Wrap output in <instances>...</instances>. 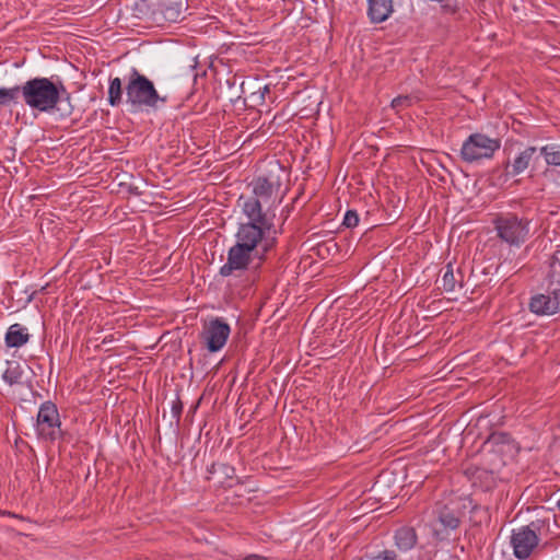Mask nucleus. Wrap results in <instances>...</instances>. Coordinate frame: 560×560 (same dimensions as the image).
Here are the masks:
<instances>
[{
	"instance_id": "nucleus-1",
	"label": "nucleus",
	"mask_w": 560,
	"mask_h": 560,
	"mask_svg": "<svg viewBox=\"0 0 560 560\" xmlns=\"http://www.w3.org/2000/svg\"><path fill=\"white\" fill-rule=\"evenodd\" d=\"M22 98L25 105L43 113L61 110L59 104L67 102L61 116L69 117L73 113L71 95L61 80L52 81L44 77L30 79L22 85Z\"/></svg>"
},
{
	"instance_id": "nucleus-2",
	"label": "nucleus",
	"mask_w": 560,
	"mask_h": 560,
	"mask_svg": "<svg viewBox=\"0 0 560 560\" xmlns=\"http://www.w3.org/2000/svg\"><path fill=\"white\" fill-rule=\"evenodd\" d=\"M250 186L253 187V195L247 198L241 197L240 200H244L242 210L246 217H266L272 218L275 213H270L271 209L281 202L282 197H279V190L281 187L280 175L273 172L268 173L265 176H258L255 178Z\"/></svg>"
},
{
	"instance_id": "nucleus-3",
	"label": "nucleus",
	"mask_w": 560,
	"mask_h": 560,
	"mask_svg": "<svg viewBox=\"0 0 560 560\" xmlns=\"http://www.w3.org/2000/svg\"><path fill=\"white\" fill-rule=\"evenodd\" d=\"M248 222L240 224L235 244L258 255L256 271L265 260L266 254L275 246L276 238L269 234L273 228L272 218L247 217Z\"/></svg>"
},
{
	"instance_id": "nucleus-4",
	"label": "nucleus",
	"mask_w": 560,
	"mask_h": 560,
	"mask_svg": "<svg viewBox=\"0 0 560 560\" xmlns=\"http://www.w3.org/2000/svg\"><path fill=\"white\" fill-rule=\"evenodd\" d=\"M125 90L126 102L136 110L158 109L160 103H167V96H161L153 82L136 68L131 69Z\"/></svg>"
},
{
	"instance_id": "nucleus-5",
	"label": "nucleus",
	"mask_w": 560,
	"mask_h": 560,
	"mask_svg": "<svg viewBox=\"0 0 560 560\" xmlns=\"http://www.w3.org/2000/svg\"><path fill=\"white\" fill-rule=\"evenodd\" d=\"M498 237L510 246L520 247L529 237L530 221L515 213H501L493 220Z\"/></svg>"
},
{
	"instance_id": "nucleus-6",
	"label": "nucleus",
	"mask_w": 560,
	"mask_h": 560,
	"mask_svg": "<svg viewBox=\"0 0 560 560\" xmlns=\"http://www.w3.org/2000/svg\"><path fill=\"white\" fill-rule=\"evenodd\" d=\"M501 148L499 138H490L480 132L471 133L460 149V158L467 163H474L483 159H492Z\"/></svg>"
},
{
	"instance_id": "nucleus-7",
	"label": "nucleus",
	"mask_w": 560,
	"mask_h": 560,
	"mask_svg": "<svg viewBox=\"0 0 560 560\" xmlns=\"http://www.w3.org/2000/svg\"><path fill=\"white\" fill-rule=\"evenodd\" d=\"M35 430L38 439L45 442L52 443L62 436L59 411L54 402L45 401L40 405Z\"/></svg>"
},
{
	"instance_id": "nucleus-8",
	"label": "nucleus",
	"mask_w": 560,
	"mask_h": 560,
	"mask_svg": "<svg viewBox=\"0 0 560 560\" xmlns=\"http://www.w3.org/2000/svg\"><path fill=\"white\" fill-rule=\"evenodd\" d=\"M539 529L535 523L521 526L512 532L510 544L513 548V555L518 560L528 559L539 546Z\"/></svg>"
},
{
	"instance_id": "nucleus-9",
	"label": "nucleus",
	"mask_w": 560,
	"mask_h": 560,
	"mask_svg": "<svg viewBox=\"0 0 560 560\" xmlns=\"http://www.w3.org/2000/svg\"><path fill=\"white\" fill-rule=\"evenodd\" d=\"M231 328L221 317H215L205 323L200 332V341L209 352L221 350L230 336Z\"/></svg>"
},
{
	"instance_id": "nucleus-10",
	"label": "nucleus",
	"mask_w": 560,
	"mask_h": 560,
	"mask_svg": "<svg viewBox=\"0 0 560 560\" xmlns=\"http://www.w3.org/2000/svg\"><path fill=\"white\" fill-rule=\"evenodd\" d=\"M188 0H158L151 12V20L158 25L177 23L185 19Z\"/></svg>"
},
{
	"instance_id": "nucleus-11",
	"label": "nucleus",
	"mask_w": 560,
	"mask_h": 560,
	"mask_svg": "<svg viewBox=\"0 0 560 560\" xmlns=\"http://www.w3.org/2000/svg\"><path fill=\"white\" fill-rule=\"evenodd\" d=\"M255 259H258V255L234 244L228 250L226 262L221 266L219 273L222 277L240 276Z\"/></svg>"
},
{
	"instance_id": "nucleus-12",
	"label": "nucleus",
	"mask_w": 560,
	"mask_h": 560,
	"mask_svg": "<svg viewBox=\"0 0 560 560\" xmlns=\"http://www.w3.org/2000/svg\"><path fill=\"white\" fill-rule=\"evenodd\" d=\"M529 311L536 315H552L560 311V288H553L551 294H536L530 298Z\"/></svg>"
},
{
	"instance_id": "nucleus-13",
	"label": "nucleus",
	"mask_w": 560,
	"mask_h": 560,
	"mask_svg": "<svg viewBox=\"0 0 560 560\" xmlns=\"http://www.w3.org/2000/svg\"><path fill=\"white\" fill-rule=\"evenodd\" d=\"M538 160L537 149L535 147H527L522 151L512 163L508 162L505 172L508 175L516 176L528 168L530 163Z\"/></svg>"
},
{
	"instance_id": "nucleus-14",
	"label": "nucleus",
	"mask_w": 560,
	"mask_h": 560,
	"mask_svg": "<svg viewBox=\"0 0 560 560\" xmlns=\"http://www.w3.org/2000/svg\"><path fill=\"white\" fill-rule=\"evenodd\" d=\"M369 16L373 23L384 22L393 12V0H368Z\"/></svg>"
},
{
	"instance_id": "nucleus-15",
	"label": "nucleus",
	"mask_w": 560,
	"mask_h": 560,
	"mask_svg": "<svg viewBox=\"0 0 560 560\" xmlns=\"http://www.w3.org/2000/svg\"><path fill=\"white\" fill-rule=\"evenodd\" d=\"M418 540L416 529L409 526H402L395 533V544L401 551L412 549Z\"/></svg>"
},
{
	"instance_id": "nucleus-16",
	"label": "nucleus",
	"mask_w": 560,
	"mask_h": 560,
	"mask_svg": "<svg viewBox=\"0 0 560 560\" xmlns=\"http://www.w3.org/2000/svg\"><path fill=\"white\" fill-rule=\"evenodd\" d=\"M30 335L20 324H13L9 327L5 335V343L10 348H19L28 341Z\"/></svg>"
},
{
	"instance_id": "nucleus-17",
	"label": "nucleus",
	"mask_w": 560,
	"mask_h": 560,
	"mask_svg": "<svg viewBox=\"0 0 560 560\" xmlns=\"http://www.w3.org/2000/svg\"><path fill=\"white\" fill-rule=\"evenodd\" d=\"M549 288H560V250H557L550 258L548 271Z\"/></svg>"
},
{
	"instance_id": "nucleus-18",
	"label": "nucleus",
	"mask_w": 560,
	"mask_h": 560,
	"mask_svg": "<svg viewBox=\"0 0 560 560\" xmlns=\"http://www.w3.org/2000/svg\"><path fill=\"white\" fill-rule=\"evenodd\" d=\"M539 153L548 165L560 166V144L544 145L540 148Z\"/></svg>"
},
{
	"instance_id": "nucleus-19",
	"label": "nucleus",
	"mask_w": 560,
	"mask_h": 560,
	"mask_svg": "<svg viewBox=\"0 0 560 560\" xmlns=\"http://www.w3.org/2000/svg\"><path fill=\"white\" fill-rule=\"evenodd\" d=\"M122 83L119 78H114L109 81L108 88V103L112 106H118L122 102Z\"/></svg>"
},
{
	"instance_id": "nucleus-20",
	"label": "nucleus",
	"mask_w": 560,
	"mask_h": 560,
	"mask_svg": "<svg viewBox=\"0 0 560 560\" xmlns=\"http://www.w3.org/2000/svg\"><path fill=\"white\" fill-rule=\"evenodd\" d=\"M22 374L23 371L20 364L18 362L9 361L2 377L8 384L14 385L21 383Z\"/></svg>"
},
{
	"instance_id": "nucleus-21",
	"label": "nucleus",
	"mask_w": 560,
	"mask_h": 560,
	"mask_svg": "<svg viewBox=\"0 0 560 560\" xmlns=\"http://www.w3.org/2000/svg\"><path fill=\"white\" fill-rule=\"evenodd\" d=\"M22 95V85L13 88L0 89V106H8L10 103L15 102Z\"/></svg>"
},
{
	"instance_id": "nucleus-22",
	"label": "nucleus",
	"mask_w": 560,
	"mask_h": 560,
	"mask_svg": "<svg viewBox=\"0 0 560 560\" xmlns=\"http://www.w3.org/2000/svg\"><path fill=\"white\" fill-rule=\"evenodd\" d=\"M441 282H442V288L444 291H446V292L454 291L456 283H457V279L455 278V275H454L451 264H448L446 266V270L444 271Z\"/></svg>"
},
{
	"instance_id": "nucleus-23",
	"label": "nucleus",
	"mask_w": 560,
	"mask_h": 560,
	"mask_svg": "<svg viewBox=\"0 0 560 560\" xmlns=\"http://www.w3.org/2000/svg\"><path fill=\"white\" fill-rule=\"evenodd\" d=\"M417 101L418 98L412 95H399L392 101V107L399 110L400 108L411 106Z\"/></svg>"
},
{
	"instance_id": "nucleus-24",
	"label": "nucleus",
	"mask_w": 560,
	"mask_h": 560,
	"mask_svg": "<svg viewBox=\"0 0 560 560\" xmlns=\"http://www.w3.org/2000/svg\"><path fill=\"white\" fill-rule=\"evenodd\" d=\"M439 520L445 528H450V529L457 528L460 523L459 518L450 512L441 513Z\"/></svg>"
},
{
	"instance_id": "nucleus-25",
	"label": "nucleus",
	"mask_w": 560,
	"mask_h": 560,
	"mask_svg": "<svg viewBox=\"0 0 560 560\" xmlns=\"http://www.w3.org/2000/svg\"><path fill=\"white\" fill-rule=\"evenodd\" d=\"M210 475H214L215 472H222L228 478H232L234 475V468L226 464H212L208 469Z\"/></svg>"
},
{
	"instance_id": "nucleus-26",
	"label": "nucleus",
	"mask_w": 560,
	"mask_h": 560,
	"mask_svg": "<svg viewBox=\"0 0 560 560\" xmlns=\"http://www.w3.org/2000/svg\"><path fill=\"white\" fill-rule=\"evenodd\" d=\"M511 441V435L505 432H494L488 439V443H491L493 445L508 444Z\"/></svg>"
},
{
	"instance_id": "nucleus-27",
	"label": "nucleus",
	"mask_w": 560,
	"mask_h": 560,
	"mask_svg": "<svg viewBox=\"0 0 560 560\" xmlns=\"http://www.w3.org/2000/svg\"><path fill=\"white\" fill-rule=\"evenodd\" d=\"M359 223V215L354 210H348L345 214L342 224L347 228H354Z\"/></svg>"
},
{
	"instance_id": "nucleus-28",
	"label": "nucleus",
	"mask_w": 560,
	"mask_h": 560,
	"mask_svg": "<svg viewBox=\"0 0 560 560\" xmlns=\"http://www.w3.org/2000/svg\"><path fill=\"white\" fill-rule=\"evenodd\" d=\"M376 558L380 560H396L397 555L394 550H384Z\"/></svg>"
},
{
	"instance_id": "nucleus-29",
	"label": "nucleus",
	"mask_w": 560,
	"mask_h": 560,
	"mask_svg": "<svg viewBox=\"0 0 560 560\" xmlns=\"http://www.w3.org/2000/svg\"><path fill=\"white\" fill-rule=\"evenodd\" d=\"M182 410H183V405H182V401L179 399H177L176 401L173 402V406H172V412L173 415L179 419L180 415H182Z\"/></svg>"
},
{
	"instance_id": "nucleus-30",
	"label": "nucleus",
	"mask_w": 560,
	"mask_h": 560,
	"mask_svg": "<svg viewBox=\"0 0 560 560\" xmlns=\"http://www.w3.org/2000/svg\"><path fill=\"white\" fill-rule=\"evenodd\" d=\"M270 89L269 85H264L262 88H259L257 93H259L260 101L265 100L266 93H269Z\"/></svg>"
},
{
	"instance_id": "nucleus-31",
	"label": "nucleus",
	"mask_w": 560,
	"mask_h": 560,
	"mask_svg": "<svg viewBox=\"0 0 560 560\" xmlns=\"http://www.w3.org/2000/svg\"><path fill=\"white\" fill-rule=\"evenodd\" d=\"M243 560H268L266 557L259 555H249L245 557Z\"/></svg>"
},
{
	"instance_id": "nucleus-32",
	"label": "nucleus",
	"mask_w": 560,
	"mask_h": 560,
	"mask_svg": "<svg viewBox=\"0 0 560 560\" xmlns=\"http://www.w3.org/2000/svg\"><path fill=\"white\" fill-rule=\"evenodd\" d=\"M557 506L560 510V500L557 502Z\"/></svg>"
}]
</instances>
